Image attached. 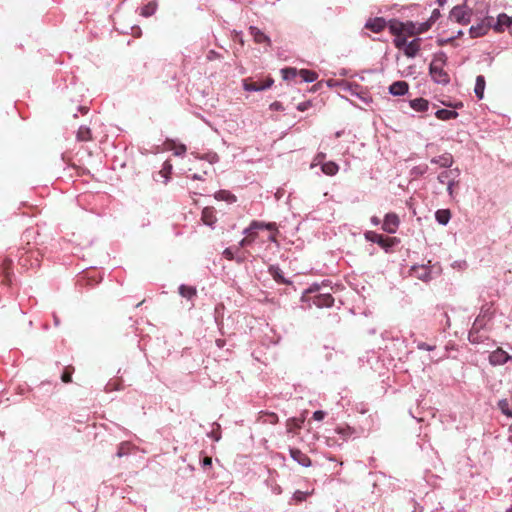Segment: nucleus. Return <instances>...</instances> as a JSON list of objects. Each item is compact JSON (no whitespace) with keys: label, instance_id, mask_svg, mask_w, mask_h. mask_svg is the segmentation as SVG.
Listing matches in <instances>:
<instances>
[{"label":"nucleus","instance_id":"nucleus-29","mask_svg":"<svg viewBox=\"0 0 512 512\" xmlns=\"http://www.w3.org/2000/svg\"><path fill=\"white\" fill-rule=\"evenodd\" d=\"M157 10V3L156 2H149L146 4L141 11V15L145 17H149L153 15Z\"/></svg>","mask_w":512,"mask_h":512},{"label":"nucleus","instance_id":"nucleus-45","mask_svg":"<svg viewBox=\"0 0 512 512\" xmlns=\"http://www.w3.org/2000/svg\"><path fill=\"white\" fill-rule=\"evenodd\" d=\"M266 416L267 419L265 420V422H269L271 424H275L278 422V416L275 413H267Z\"/></svg>","mask_w":512,"mask_h":512},{"label":"nucleus","instance_id":"nucleus-17","mask_svg":"<svg viewBox=\"0 0 512 512\" xmlns=\"http://www.w3.org/2000/svg\"><path fill=\"white\" fill-rule=\"evenodd\" d=\"M216 216L213 208L206 207L202 211V221L208 226H212L216 222Z\"/></svg>","mask_w":512,"mask_h":512},{"label":"nucleus","instance_id":"nucleus-25","mask_svg":"<svg viewBox=\"0 0 512 512\" xmlns=\"http://www.w3.org/2000/svg\"><path fill=\"white\" fill-rule=\"evenodd\" d=\"M321 169L324 174L333 176L338 172L339 167L335 162L329 161V162L324 163L322 165Z\"/></svg>","mask_w":512,"mask_h":512},{"label":"nucleus","instance_id":"nucleus-48","mask_svg":"<svg viewBox=\"0 0 512 512\" xmlns=\"http://www.w3.org/2000/svg\"><path fill=\"white\" fill-rule=\"evenodd\" d=\"M243 233H244L245 235H247L248 237H254V238H256V236H257V233H255V232H254V229H253V228H251V224L249 225V227H248V228H246V229L243 231Z\"/></svg>","mask_w":512,"mask_h":512},{"label":"nucleus","instance_id":"nucleus-14","mask_svg":"<svg viewBox=\"0 0 512 512\" xmlns=\"http://www.w3.org/2000/svg\"><path fill=\"white\" fill-rule=\"evenodd\" d=\"M313 303L317 307H331L334 299L330 294H320L314 298Z\"/></svg>","mask_w":512,"mask_h":512},{"label":"nucleus","instance_id":"nucleus-10","mask_svg":"<svg viewBox=\"0 0 512 512\" xmlns=\"http://www.w3.org/2000/svg\"><path fill=\"white\" fill-rule=\"evenodd\" d=\"M272 84V79H268L265 83L249 82L248 80H244L243 87L246 91H262L271 87Z\"/></svg>","mask_w":512,"mask_h":512},{"label":"nucleus","instance_id":"nucleus-16","mask_svg":"<svg viewBox=\"0 0 512 512\" xmlns=\"http://www.w3.org/2000/svg\"><path fill=\"white\" fill-rule=\"evenodd\" d=\"M459 175H460V171L458 168L445 170L438 175V181L441 184H447V182L449 180H451L453 178V176H459Z\"/></svg>","mask_w":512,"mask_h":512},{"label":"nucleus","instance_id":"nucleus-9","mask_svg":"<svg viewBox=\"0 0 512 512\" xmlns=\"http://www.w3.org/2000/svg\"><path fill=\"white\" fill-rule=\"evenodd\" d=\"M289 452L292 459L296 461L299 465L303 467H309L311 465L310 458L299 449L290 448Z\"/></svg>","mask_w":512,"mask_h":512},{"label":"nucleus","instance_id":"nucleus-22","mask_svg":"<svg viewBox=\"0 0 512 512\" xmlns=\"http://www.w3.org/2000/svg\"><path fill=\"white\" fill-rule=\"evenodd\" d=\"M435 218L439 224L446 225L451 218V213L448 209H440L436 211Z\"/></svg>","mask_w":512,"mask_h":512},{"label":"nucleus","instance_id":"nucleus-20","mask_svg":"<svg viewBox=\"0 0 512 512\" xmlns=\"http://www.w3.org/2000/svg\"><path fill=\"white\" fill-rule=\"evenodd\" d=\"M214 197L216 200L226 201L228 203H234L236 201V196L227 190H220L216 192Z\"/></svg>","mask_w":512,"mask_h":512},{"label":"nucleus","instance_id":"nucleus-26","mask_svg":"<svg viewBox=\"0 0 512 512\" xmlns=\"http://www.w3.org/2000/svg\"><path fill=\"white\" fill-rule=\"evenodd\" d=\"M299 75L301 76V78L307 82V83H311V82H314L317 80L318 78V75L316 72L314 71H311V70H307V69H302L299 71Z\"/></svg>","mask_w":512,"mask_h":512},{"label":"nucleus","instance_id":"nucleus-4","mask_svg":"<svg viewBox=\"0 0 512 512\" xmlns=\"http://www.w3.org/2000/svg\"><path fill=\"white\" fill-rule=\"evenodd\" d=\"M510 359H511V356L507 352L502 350L501 348L494 350L489 355V362L493 366L503 365L506 362H508Z\"/></svg>","mask_w":512,"mask_h":512},{"label":"nucleus","instance_id":"nucleus-32","mask_svg":"<svg viewBox=\"0 0 512 512\" xmlns=\"http://www.w3.org/2000/svg\"><path fill=\"white\" fill-rule=\"evenodd\" d=\"M303 420L297 418H291L287 421V430L292 432L294 429L300 428Z\"/></svg>","mask_w":512,"mask_h":512},{"label":"nucleus","instance_id":"nucleus-33","mask_svg":"<svg viewBox=\"0 0 512 512\" xmlns=\"http://www.w3.org/2000/svg\"><path fill=\"white\" fill-rule=\"evenodd\" d=\"M199 159L206 160L211 164L217 163L219 161V156L215 152L207 153L203 156L198 157Z\"/></svg>","mask_w":512,"mask_h":512},{"label":"nucleus","instance_id":"nucleus-1","mask_svg":"<svg viewBox=\"0 0 512 512\" xmlns=\"http://www.w3.org/2000/svg\"><path fill=\"white\" fill-rule=\"evenodd\" d=\"M445 56L436 57L430 63L429 71L434 82L446 85L450 81L448 73L444 70Z\"/></svg>","mask_w":512,"mask_h":512},{"label":"nucleus","instance_id":"nucleus-43","mask_svg":"<svg viewBox=\"0 0 512 512\" xmlns=\"http://www.w3.org/2000/svg\"><path fill=\"white\" fill-rule=\"evenodd\" d=\"M499 406L503 413L509 417H512V410L508 409V403L506 401H500Z\"/></svg>","mask_w":512,"mask_h":512},{"label":"nucleus","instance_id":"nucleus-47","mask_svg":"<svg viewBox=\"0 0 512 512\" xmlns=\"http://www.w3.org/2000/svg\"><path fill=\"white\" fill-rule=\"evenodd\" d=\"M254 239H255L254 237L247 236L239 242V246L244 247L246 245H249L254 241Z\"/></svg>","mask_w":512,"mask_h":512},{"label":"nucleus","instance_id":"nucleus-18","mask_svg":"<svg viewBox=\"0 0 512 512\" xmlns=\"http://www.w3.org/2000/svg\"><path fill=\"white\" fill-rule=\"evenodd\" d=\"M387 25L389 27L390 32L393 35L399 36V35L403 34V22H401L399 20H396V19H393V20H390L387 23Z\"/></svg>","mask_w":512,"mask_h":512},{"label":"nucleus","instance_id":"nucleus-40","mask_svg":"<svg viewBox=\"0 0 512 512\" xmlns=\"http://www.w3.org/2000/svg\"><path fill=\"white\" fill-rule=\"evenodd\" d=\"M431 21H427V22H423L419 25H417V34H421V33H424L426 32L427 30L430 29L431 27Z\"/></svg>","mask_w":512,"mask_h":512},{"label":"nucleus","instance_id":"nucleus-50","mask_svg":"<svg viewBox=\"0 0 512 512\" xmlns=\"http://www.w3.org/2000/svg\"><path fill=\"white\" fill-rule=\"evenodd\" d=\"M223 255L226 259L228 260H232L234 259V254L232 252V249L231 248H226L223 252Z\"/></svg>","mask_w":512,"mask_h":512},{"label":"nucleus","instance_id":"nucleus-6","mask_svg":"<svg viewBox=\"0 0 512 512\" xmlns=\"http://www.w3.org/2000/svg\"><path fill=\"white\" fill-rule=\"evenodd\" d=\"M485 325V319L484 317H478L475 322L472 325V328L469 332L468 339L471 343H479L480 337L478 335V332L480 329H482Z\"/></svg>","mask_w":512,"mask_h":512},{"label":"nucleus","instance_id":"nucleus-31","mask_svg":"<svg viewBox=\"0 0 512 512\" xmlns=\"http://www.w3.org/2000/svg\"><path fill=\"white\" fill-rule=\"evenodd\" d=\"M281 73L284 80H289L294 78L299 72L296 68H283Z\"/></svg>","mask_w":512,"mask_h":512},{"label":"nucleus","instance_id":"nucleus-35","mask_svg":"<svg viewBox=\"0 0 512 512\" xmlns=\"http://www.w3.org/2000/svg\"><path fill=\"white\" fill-rule=\"evenodd\" d=\"M171 149L174 150V155L180 156L186 152V146L184 144L176 145L174 142L172 143Z\"/></svg>","mask_w":512,"mask_h":512},{"label":"nucleus","instance_id":"nucleus-49","mask_svg":"<svg viewBox=\"0 0 512 512\" xmlns=\"http://www.w3.org/2000/svg\"><path fill=\"white\" fill-rule=\"evenodd\" d=\"M219 57H220V56H219V54H218L216 51H214V50H210V51L207 53V59H208L209 61H213V60H215V59H217V58H219Z\"/></svg>","mask_w":512,"mask_h":512},{"label":"nucleus","instance_id":"nucleus-61","mask_svg":"<svg viewBox=\"0 0 512 512\" xmlns=\"http://www.w3.org/2000/svg\"><path fill=\"white\" fill-rule=\"evenodd\" d=\"M123 455H124V452H123V449H122V447H121V448L118 450V452H117V456L121 457V456H123Z\"/></svg>","mask_w":512,"mask_h":512},{"label":"nucleus","instance_id":"nucleus-41","mask_svg":"<svg viewBox=\"0 0 512 512\" xmlns=\"http://www.w3.org/2000/svg\"><path fill=\"white\" fill-rule=\"evenodd\" d=\"M308 495L309 493L298 490L293 494V499L296 500L297 502H301L305 500Z\"/></svg>","mask_w":512,"mask_h":512},{"label":"nucleus","instance_id":"nucleus-42","mask_svg":"<svg viewBox=\"0 0 512 512\" xmlns=\"http://www.w3.org/2000/svg\"><path fill=\"white\" fill-rule=\"evenodd\" d=\"M171 170H172V165L169 162L166 161L163 164V168L161 170V173L164 175L166 180L168 179V174L171 173Z\"/></svg>","mask_w":512,"mask_h":512},{"label":"nucleus","instance_id":"nucleus-62","mask_svg":"<svg viewBox=\"0 0 512 512\" xmlns=\"http://www.w3.org/2000/svg\"><path fill=\"white\" fill-rule=\"evenodd\" d=\"M346 89H347L348 91H350L352 94H354V92H353V88H352V86H351L350 84H347V85H346Z\"/></svg>","mask_w":512,"mask_h":512},{"label":"nucleus","instance_id":"nucleus-36","mask_svg":"<svg viewBox=\"0 0 512 512\" xmlns=\"http://www.w3.org/2000/svg\"><path fill=\"white\" fill-rule=\"evenodd\" d=\"M511 20H512V17H509L506 14H500L498 16V25L508 27L509 24L511 23Z\"/></svg>","mask_w":512,"mask_h":512},{"label":"nucleus","instance_id":"nucleus-5","mask_svg":"<svg viewBox=\"0 0 512 512\" xmlns=\"http://www.w3.org/2000/svg\"><path fill=\"white\" fill-rule=\"evenodd\" d=\"M399 225V218L394 213H389L385 216L382 229L388 233H395Z\"/></svg>","mask_w":512,"mask_h":512},{"label":"nucleus","instance_id":"nucleus-8","mask_svg":"<svg viewBox=\"0 0 512 512\" xmlns=\"http://www.w3.org/2000/svg\"><path fill=\"white\" fill-rule=\"evenodd\" d=\"M412 273L417 279L422 281H429L432 278V271L430 267L426 265L413 266Z\"/></svg>","mask_w":512,"mask_h":512},{"label":"nucleus","instance_id":"nucleus-57","mask_svg":"<svg viewBox=\"0 0 512 512\" xmlns=\"http://www.w3.org/2000/svg\"><path fill=\"white\" fill-rule=\"evenodd\" d=\"M211 463H212V460H211V458H209V457H206V458L204 459V461H203V464H204V465H211Z\"/></svg>","mask_w":512,"mask_h":512},{"label":"nucleus","instance_id":"nucleus-52","mask_svg":"<svg viewBox=\"0 0 512 512\" xmlns=\"http://www.w3.org/2000/svg\"><path fill=\"white\" fill-rule=\"evenodd\" d=\"M418 349H420V350H427V351H431V350H433V349H434V347H433V346H430V345H429V344H427V343L422 342V343L418 344Z\"/></svg>","mask_w":512,"mask_h":512},{"label":"nucleus","instance_id":"nucleus-2","mask_svg":"<svg viewBox=\"0 0 512 512\" xmlns=\"http://www.w3.org/2000/svg\"><path fill=\"white\" fill-rule=\"evenodd\" d=\"M472 11L465 5H457L450 11V19L459 24H468L471 19Z\"/></svg>","mask_w":512,"mask_h":512},{"label":"nucleus","instance_id":"nucleus-44","mask_svg":"<svg viewBox=\"0 0 512 512\" xmlns=\"http://www.w3.org/2000/svg\"><path fill=\"white\" fill-rule=\"evenodd\" d=\"M427 170H428L427 165H419V166H416L413 168V173L416 175H422V174L426 173Z\"/></svg>","mask_w":512,"mask_h":512},{"label":"nucleus","instance_id":"nucleus-55","mask_svg":"<svg viewBox=\"0 0 512 512\" xmlns=\"http://www.w3.org/2000/svg\"><path fill=\"white\" fill-rule=\"evenodd\" d=\"M371 223L374 225V226H377L380 224V219L377 217V216H373L371 218Z\"/></svg>","mask_w":512,"mask_h":512},{"label":"nucleus","instance_id":"nucleus-46","mask_svg":"<svg viewBox=\"0 0 512 512\" xmlns=\"http://www.w3.org/2000/svg\"><path fill=\"white\" fill-rule=\"evenodd\" d=\"M324 417H325L324 411L318 410L313 413V419L316 421H321L324 419Z\"/></svg>","mask_w":512,"mask_h":512},{"label":"nucleus","instance_id":"nucleus-30","mask_svg":"<svg viewBox=\"0 0 512 512\" xmlns=\"http://www.w3.org/2000/svg\"><path fill=\"white\" fill-rule=\"evenodd\" d=\"M179 293L183 297L192 298L196 294V290L193 287L181 285L179 287Z\"/></svg>","mask_w":512,"mask_h":512},{"label":"nucleus","instance_id":"nucleus-60","mask_svg":"<svg viewBox=\"0 0 512 512\" xmlns=\"http://www.w3.org/2000/svg\"><path fill=\"white\" fill-rule=\"evenodd\" d=\"M192 178H193L194 180H202V177H201L200 175H198V174H194V175L192 176Z\"/></svg>","mask_w":512,"mask_h":512},{"label":"nucleus","instance_id":"nucleus-13","mask_svg":"<svg viewBox=\"0 0 512 512\" xmlns=\"http://www.w3.org/2000/svg\"><path fill=\"white\" fill-rule=\"evenodd\" d=\"M249 31L256 43L266 42L268 45H270V42H271L270 38L264 32H262L259 28L251 26L249 28Z\"/></svg>","mask_w":512,"mask_h":512},{"label":"nucleus","instance_id":"nucleus-37","mask_svg":"<svg viewBox=\"0 0 512 512\" xmlns=\"http://www.w3.org/2000/svg\"><path fill=\"white\" fill-rule=\"evenodd\" d=\"M394 44L398 49L403 50L407 44V40L405 37H402L401 35H399V36H396V38L394 39Z\"/></svg>","mask_w":512,"mask_h":512},{"label":"nucleus","instance_id":"nucleus-58","mask_svg":"<svg viewBox=\"0 0 512 512\" xmlns=\"http://www.w3.org/2000/svg\"><path fill=\"white\" fill-rule=\"evenodd\" d=\"M78 109H79V111H81L82 113H85V114L88 112V108L84 107V106H81Z\"/></svg>","mask_w":512,"mask_h":512},{"label":"nucleus","instance_id":"nucleus-54","mask_svg":"<svg viewBox=\"0 0 512 512\" xmlns=\"http://www.w3.org/2000/svg\"><path fill=\"white\" fill-rule=\"evenodd\" d=\"M264 228L267 230H274L276 228L275 223H264Z\"/></svg>","mask_w":512,"mask_h":512},{"label":"nucleus","instance_id":"nucleus-27","mask_svg":"<svg viewBox=\"0 0 512 512\" xmlns=\"http://www.w3.org/2000/svg\"><path fill=\"white\" fill-rule=\"evenodd\" d=\"M488 30V27L484 24H479L477 26H472L470 28V34L472 37L476 38V37H480L482 35H484Z\"/></svg>","mask_w":512,"mask_h":512},{"label":"nucleus","instance_id":"nucleus-39","mask_svg":"<svg viewBox=\"0 0 512 512\" xmlns=\"http://www.w3.org/2000/svg\"><path fill=\"white\" fill-rule=\"evenodd\" d=\"M270 272L276 281L285 282L278 267H271Z\"/></svg>","mask_w":512,"mask_h":512},{"label":"nucleus","instance_id":"nucleus-23","mask_svg":"<svg viewBox=\"0 0 512 512\" xmlns=\"http://www.w3.org/2000/svg\"><path fill=\"white\" fill-rule=\"evenodd\" d=\"M484 89H485V78L482 75L477 76L474 92L478 99H482L484 96Z\"/></svg>","mask_w":512,"mask_h":512},{"label":"nucleus","instance_id":"nucleus-64","mask_svg":"<svg viewBox=\"0 0 512 512\" xmlns=\"http://www.w3.org/2000/svg\"><path fill=\"white\" fill-rule=\"evenodd\" d=\"M507 512H512V506L507 510Z\"/></svg>","mask_w":512,"mask_h":512},{"label":"nucleus","instance_id":"nucleus-34","mask_svg":"<svg viewBox=\"0 0 512 512\" xmlns=\"http://www.w3.org/2000/svg\"><path fill=\"white\" fill-rule=\"evenodd\" d=\"M458 177L459 176H453V178L451 180H449L446 184L447 192L451 197H453V195H454V186L458 184V180H457Z\"/></svg>","mask_w":512,"mask_h":512},{"label":"nucleus","instance_id":"nucleus-7","mask_svg":"<svg viewBox=\"0 0 512 512\" xmlns=\"http://www.w3.org/2000/svg\"><path fill=\"white\" fill-rule=\"evenodd\" d=\"M387 26V22L382 17L370 18L365 24V28L371 30L374 33L381 32Z\"/></svg>","mask_w":512,"mask_h":512},{"label":"nucleus","instance_id":"nucleus-51","mask_svg":"<svg viewBox=\"0 0 512 512\" xmlns=\"http://www.w3.org/2000/svg\"><path fill=\"white\" fill-rule=\"evenodd\" d=\"M251 228H253L254 230L264 229V223L258 222V221H252L251 222Z\"/></svg>","mask_w":512,"mask_h":512},{"label":"nucleus","instance_id":"nucleus-24","mask_svg":"<svg viewBox=\"0 0 512 512\" xmlns=\"http://www.w3.org/2000/svg\"><path fill=\"white\" fill-rule=\"evenodd\" d=\"M78 141H89L91 140V130L87 126H80L76 133Z\"/></svg>","mask_w":512,"mask_h":512},{"label":"nucleus","instance_id":"nucleus-21","mask_svg":"<svg viewBox=\"0 0 512 512\" xmlns=\"http://www.w3.org/2000/svg\"><path fill=\"white\" fill-rule=\"evenodd\" d=\"M435 115L440 120H450L457 118L458 113L454 110L439 109L436 111Z\"/></svg>","mask_w":512,"mask_h":512},{"label":"nucleus","instance_id":"nucleus-28","mask_svg":"<svg viewBox=\"0 0 512 512\" xmlns=\"http://www.w3.org/2000/svg\"><path fill=\"white\" fill-rule=\"evenodd\" d=\"M403 34H407L409 36L417 35V24L413 22H403Z\"/></svg>","mask_w":512,"mask_h":512},{"label":"nucleus","instance_id":"nucleus-53","mask_svg":"<svg viewBox=\"0 0 512 512\" xmlns=\"http://www.w3.org/2000/svg\"><path fill=\"white\" fill-rule=\"evenodd\" d=\"M439 15H440L439 10L435 9V10L432 12V15H431V18H430V20H429V21H431V23H432L435 19H437V18L439 17Z\"/></svg>","mask_w":512,"mask_h":512},{"label":"nucleus","instance_id":"nucleus-38","mask_svg":"<svg viewBox=\"0 0 512 512\" xmlns=\"http://www.w3.org/2000/svg\"><path fill=\"white\" fill-rule=\"evenodd\" d=\"M214 426H215V429H213L209 434L208 436L211 437L212 439H214L215 441H219L220 438H221V434L219 432V429H220V425L217 424V423H214Z\"/></svg>","mask_w":512,"mask_h":512},{"label":"nucleus","instance_id":"nucleus-63","mask_svg":"<svg viewBox=\"0 0 512 512\" xmlns=\"http://www.w3.org/2000/svg\"><path fill=\"white\" fill-rule=\"evenodd\" d=\"M217 345H218L219 347H221V346H222L221 340H218V341H217Z\"/></svg>","mask_w":512,"mask_h":512},{"label":"nucleus","instance_id":"nucleus-11","mask_svg":"<svg viewBox=\"0 0 512 512\" xmlns=\"http://www.w3.org/2000/svg\"><path fill=\"white\" fill-rule=\"evenodd\" d=\"M408 84L405 81H396L389 87V92L394 96H402L408 91Z\"/></svg>","mask_w":512,"mask_h":512},{"label":"nucleus","instance_id":"nucleus-3","mask_svg":"<svg viewBox=\"0 0 512 512\" xmlns=\"http://www.w3.org/2000/svg\"><path fill=\"white\" fill-rule=\"evenodd\" d=\"M365 238L368 241L377 243L378 245H380L381 247L386 248V249L388 247H391L394 244V239L384 238L382 235L377 234L376 232H373V231H367L365 233Z\"/></svg>","mask_w":512,"mask_h":512},{"label":"nucleus","instance_id":"nucleus-15","mask_svg":"<svg viewBox=\"0 0 512 512\" xmlns=\"http://www.w3.org/2000/svg\"><path fill=\"white\" fill-rule=\"evenodd\" d=\"M431 163L438 164L444 168H449L453 164V157L451 154L446 153V154L440 155L438 157L432 158Z\"/></svg>","mask_w":512,"mask_h":512},{"label":"nucleus","instance_id":"nucleus-19","mask_svg":"<svg viewBox=\"0 0 512 512\" xmlns=\"http://www.w3.org/2000/svg\"><path fill=\"white\" fill-rule=\"evenodd\" d=\"M410 106L415 111H426L428 109L429 103L426 99L417 98L410 101Z\"/></svg>","mask_w":512,"mask_h":512},{"label":"nucleus","instance_id":"nucleus-56","mask_svg":"<svg viewBox=\"0 0 512 512\" xmlns=\"http://www.w3.org/2000/svg\"><path fill=\"white\" fill-rule=\"evenodd\" d=\"M65 379H66V383H68V382H70V381H71V375H70L69 367H66V376H65Z\"/></svg>","mask_w":512,"mask_h":512},{"label":"nucleus","instance_id":"nucleus-59","mask_svg":"<svg viewBox=\"0 0 512 512\" xmlns=\"http://www.w3.org/2000/svg\"><path fill=\"white\" fill-rule=\"evenodd\" d=\"M448 0H437V3L439 6H444L447 3Z\"/></svg>","mask_w":512,"mask_h":512},{"label":"nucleus","instance_id":"nucleus-12","mask_svg":"<svg viewBox=\"0 0 512 512\" xmlns=\"http://www.w3.org/2000/svg\"><path fill=\"white\" fill-rule=\"evenodd\" d=\"M420 50V39H413L410 42H407L405 48L403 49L404 54L409 57L413 58L416 56L418 51Z\"/></svg>","mask_w":512,"mask_h":512}]
</instances>
